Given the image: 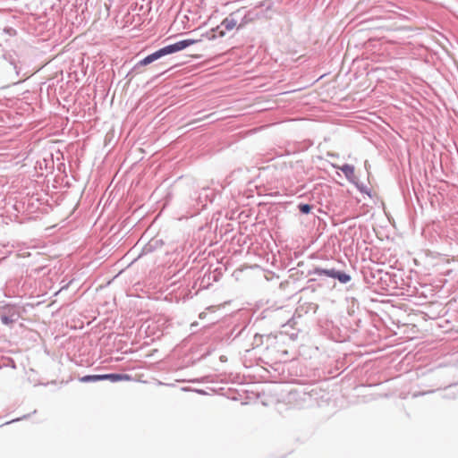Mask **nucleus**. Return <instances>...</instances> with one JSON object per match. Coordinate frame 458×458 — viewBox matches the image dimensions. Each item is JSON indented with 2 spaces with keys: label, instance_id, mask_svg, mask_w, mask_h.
<instances>
[{
  "label": "nucleus",
  "instance_id": "0eeeda50",
  "mask_svg": "<svg viewBox=\"0 0 458 458\" xmlns=\"http://www.w3.org/2000/svg\"><path fill=\"white\" fill-rule=\"evenodd\" d=\"M81 382H96L102 380L101 375H88L80 379Z\"/></svg>",
  "mask_w": 458,
  "mask_h": 458
},
{
  "label": "nucleus",
  "instance_id": "20e7f679",
  "mask_svg": "<svg viewBox=\"0 0 458 458\" xmlns=\"http://www.w3.org/2000/svg\"><path fill=\"white\" fill-rule=\"evenodd\" d=\"M316 274L325 275V276L332 277V278H337L342 283H346L350 280V276L348 275L336 272L334 269L329 270V269L317 268Z\"/></svg>",
  "mask_w": 458,
  "mask_h": 458
},
{
  "label": "nucleus",
  "instance_id": "f03ea898",
  "mask_svg": "<svg viewBox=\"0 0 458 458\" xmlns=\"http://www.w3.org/2000/svg\"><path fill=\"white\" fill-rule=\"evenodd\" d=\"M21 317V312L15 306L6 305L0 309L1 321L4 325H12Z\"/></svg>",
  "mask_w": 458,
  "mask_h": 458
},
{
  "label": "nucleus",
  "instance_id": "7ed1b4c3",
  "mask_svg": "<svg viewBox=\"0 0 458 458\" xmlns=\"http://www.w3.org/2000/svg\"><path fill=\"white\" fill-rule=\"evenodd\" d=\"M243 11L238 10L237 12L229 14L222 22V25L225 26V29H233L234 27H237V29H240L242 27V24L239 23V21L242 20L244 17Z\"/></svg>",
  "mask_w": 458,
  "mask_h": 458
},
{
  "label": "nucleus",
  "instance_id": "39448f33",
  "mask_svg": "<svg viewBox=\"0 0 458 458\" xmlns=\"http://www.w3.org/2000/svg\"><path fill=\"white\" fill-rule=\"evenodd\" d=\"M102 380H110L112 382L117 381H130L131 376L128 374H104L101 375Z\"/></svg>",
  "mask_w": 458,
  "mask_h": 458
},
{
  "label": "nucleus",
  "instance_id": "f257e3e1",
  "mask_svg": "<svg viewBox=\"0 0 458 458\" xmlns=\"http://www.w3.org/2000/svg\"><path fill=\"white\" fill-rule=\"evenodd\" d=\"M199 41H200V39H199V38H186L183 40H180L174 44L168 45V46L162 47L159 50L152 53L151 55H148V56H146L144 59H142L140 62V65H148L164 55H170V54L183 50L186 47H188L195 43H198Z\"/></svg>",
  "mask_w": 458,
  "mask_h": 458
},
{
  "label": "nucleus",
  "instance_id": "6e6552de",
  "mask_svg": "<svg viewBox=\"0 0 458 458\" xmlns=\"http://www.w3.org/2000/svg\"><path fill=\"white\" fill-rule=\"evenodd\" d=\"M299 209L303 214H309L311 211L312 207L309 204H300Z\"/></svg>",
  "mask_w": 458,
  "mask_h": 458
},
{
  "label": "nucleus",
  "instance_id": "423d86ee",
  "mask_svg": "<svg viewBox=\"0 0 458 458\" xmlns=\"http://www.w3.org/2000/svg\"><path fill=\"white\" fill-rule=\"evenodd\" d=\"M341 170L348 179H352L354 176V167L350 165H344L341 167Z\"/></svg>",
  "mask_w": 458,
  "mask_h": 458
}]
</instances>
